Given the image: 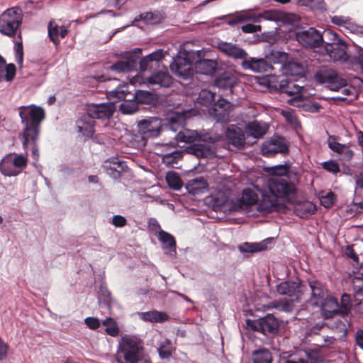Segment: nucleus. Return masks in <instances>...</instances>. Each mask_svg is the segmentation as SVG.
Listing matches in <instances>:
<instances>
[{"instance_id": "nucleus-1", "label": "nucleus", "mask_w": 363, "mask_h": 363, "mask_svg": "<svg viewBox=\"0 0 363 363\" xmlns=\"http://www.w3.org/2000/svg\"><path fill=\"white\" fill-rule=\"evenodd\" d=\"M174 138L177 142L191 144L186 149L188 153L196 157L213 158L216 155L214 143L220 137L211 132L199 135L196 130L186 129L175 134Z\"/></svg>"}, {"instance_id": "nucleus-2", "label": "nucleus", "mask_w": 363, "mask_h": 363, "mask_svg": "<svg viewBox=\"0 0 363 363\" xmlns=\"http://www.w3.org/2000/svg\"><path fill=\"white\" fill-rule=\"evenodd\" d=\"M174 125L173 119H171L169 125L164 127L161 118L149 117L138 122L140 135L125 133L123 137V143H125L128 147L140 149L145 146V138H156L161 131L176 133L177 130L174 128Z\"/></svg>"}, {"instance_id": "nucleus-3", "label": "nucleus", "mask_w": 363, "mask_h": 363, "mask_svg": "<svg viewBox=\"0 0 363 363\" xmlns=\"http://www.w3.org/2000/svg\"><path fill=\"white\" fill-rule=\"evenodd\" d=\"M277 174L269 179L267 187L271 194L276 198L290 200L296 194V184L299 181V174L297 172L290 170L286 164L276 167Z\"/></svg>"}, {"instance_id": "nucleus-4", "label": "nucleus", "mask_w": 363, "mask_h": 363, "mask_svg": "<svg viewBox=\"0 0 363 363\" xmlns=\"http://www.w3.org/2000/svg\"><path fill=\"white\" fill-rule=\"evenodd\" d=\"M19 116L24 125L23 146L27 148L29 140L35 141L39 134L40 123L45 118L44 109L35 105L18 107Z\"/></svg>"}, {"instance_id": "nucleus-5", "label": "nucleus", "mask_w": 363, "mask_h": 363, "mask_svg": "<svg viewBox=\"0 0 363 363\" xmlns=\"http://www.w3.org/2000/svg\"><path fill=\"white\" fill-rule=\"evenodd\" d=\"M322 55H328L330 60L347 62L354 71L363 72V48L356 46L353 51L347 53V46L342 40L328 48L321 50Z\"/></svg>"}, {"instance_id": "nucleus-6", "label": "nucleus", "mask_w": 363, "mask_h": 363, "mask_svg": "<svg viewBox=\"0 0 363 363\" xmlns=\"http://www.w3.org/2000/svg\"><path fill=\"white\" fill-rule=\"evenodd\" d=\"M118 363H143L147 357L143 342L135 335H124L121 337L117 350Z\"/></svg>"}, {"instance_id": "nucleus-7", "label": "nucleus", "mask_w": 363, "mask_h": 363, "mask_svg": "<svg viewBox=\"0 0 363 363\" xmlns=\"http://www.w3.org/2000/svg\"><path fill=\"white\" fill-rule=\"evenodd\" d=\"M130 94L126 84L120 85L116 89L108 92V99L116 101L124 99L120 105L119 109L123 114H132L137 111L138 107L137 101L145 104L150 99V93L146 91L138 90L131 94V99H125L126 96Z\"/></svg>"}, {"instance_id": "nucleus-8", "label": "nucleus", "mask_w": 363, "mask_h": 363, "mask_svg": "<svg viewBox=\"0 0 363 363\" xmlns=\"http://www.w3.org/2000/svg\"><path fill=\"white\" fill-rule=\"evenodd\" d=\"M201 50L185 51L181 55L176 57L170 65L172 72L182 79H188L193 76V64L194 60L201 55Z\"/></svg>"}, {"instance_id": "nucleus-9", "label": "nucleus", "mask_w": 363, "mask_h": 363, "mask_svg": "<svg viewBox=\"0 0 363 363\" xmlns=\"http://www.w3.org/2000/svg\"><path fill=\"white\" fill-rule=\"evenodd\" d=\"M23 13L18 7L6 9L0 15V33L13 37L22 23Z\"/></svg>"}, {"instance_id": "nucleus-10", "label": "nucleus", "mask_w": 363, "mask_h": 363, "mask_svg": "<svg viewBox=\"0 0 363 363\" xmlns=\"http://www.w3.org/2000/svg\"><path fill=\"white\" fill-rule=\"evenodd\" d=\"M28 159L21 154L9 153L0 162V172L6 177H15L27 167Z\"/></svg>"}, {"instance_id": "nucleus-11", "label": "nucleus", "mask_w": 363, "mask_h": 363, "mask_svg": "<svg viewBox=\"0 0 363 363\" xmlns=\"http://www.w3.org/2000/svg\"><path fill=\"white\" fill-rule=\"evenodd\" d=\"M130 82L134 86L138 84L140 86H146L150 89H156L170 86L172 84V79L167 71H160L146 78L137 74L130 79Z\"/></svg>"}, {"instance_id": "nucleus-12", "label": "nucleus", "mask_w": 363, "mask_h": 363, "mask_svg": "<svg viewBox=\"0 0 363 363\" xmlns=\"http://www.w3.org/2000/svg\"><path fill=\"white\" fill-rule=\"evenodd\" d=\"M314 78L317 82L326 84L332 91H337L347 86V81L341 77L335 70L328 67H321L315 72Z\"/></svg>"}, {"instance_id": "nucleus-13", "label": "nucleus", "mask_w": 363, "mask_h": 363, "mask_svg": "<svg viewBox=\"0 0 363 363\" xmlns=\"http://www.w3.org/2000/svg\"><path fill=\"white\" fill-rule=\"evenodd\" d=\"M204 203L215 211H234V200H230L227 192L221 190L215 191L207 196Z\"/></svg>"}, {"instance_id": "nucleus-14", "label": "nucleus", "mask_w": 363, "mask_h": 363, "mask_svg": "<svg viewBox=\"0 0 363 363\" xmlns=\"http://www.w3.org/2000/svg\"><path fill=\"white\" fill-rule=\"evenodd\" d=\"M279 324L278 320L271 314L257 320L247 319L246 328L253 331L259 332L264 335L274 334L278 330Z\"/></svg>"}, {"instance_id": "nucleus-15", "label": "nucleus", "mask_w": 363, "mask_h": 363, "mask_svg": "<svg viewBox=\"0 0 363 363\" xmlns=\"http://www.w3.org/2000/svg\"><path fill=\"white\" fill-rule=\"evenodd\" d=\"M241 23L252 21L260 23L262 19L269 21H279L281 19V13L276 10H266L262 13H255L252 9L242 10L238 12Z\"/></svg>"}, {"instance_id": "nucleus-16", "label": "nucleus", "mask_w": 363, "mask_h": 363, "mask_svg": "<svg viewBox=\"0 0 363 363\" xmlns=\"http://www.w3.org/2000/svg\"><path fill=\"white\" fill-rule=\"evenodd\" d=\"M296 40L303 47L320 48L321 47V33L314 28H309L296 33Z\"/></svg>"}, {"instance_id": "nucleus-17", "label": "nucleus", "mask_w": 363, "mask_h": 363, "mask_svg": "<svg viewBox=\"0 0 363 363\" xmlns=\"http://www.w3.org/2000/svg\"><path fill=\"white\" fill-rule=\"evenodd\" d=\"M116 101L108 103L91 104L86 107V115L88 118L97 119H108L113 113Z\"/></svg>"}, {"instance_id": "nucleus-18", "label": "nucleus", "mask_w": 363, "mask_h": 363, "mask_svg": "<svg viewBox=\"0 0 363 363\" xmlns=\"http://www.w3.org/2000/svg\"><path fill=\"white\" fill-rule=\"evenodd\" d=\"M261 151L264 156L270 157L277 153H286L289 146L284 138L274 137L262 144Z\"/></svg>"}, {"instance_id": "nucleus-19", "label": "nucleus", "mask_w": 363, "mask_h": 363, "mask_svg": "<svg viewBox=\"0 0 363 363\" xmlns=\"http://www.w3.org/2000/svg\"><path fill=\"white\" fill-rule=\"evenodd\" d=\"M231 104L227 100L220 98L213 102L208 109L209 114L218 122L223 123L228 121Z\"/></svg>"}, {"instance_id": "nucleus-20", "label": "nucleus", "mask_w": 363, "mask_h": 363, "mask_svg": "<svg viewBox=\"0 0 363 363\" xmlns=\"http://www.w3.org/2000/svg\"><path fill=\"white\" fill-rule=\"evenodd\" d=\"M302 286L299 282L286 281L277 286V291L282 296H288L291 299L298 301L302 293Z\"/></svg>"}, {"instance_id": "nucleus-21", "label": "nucleus", "mask_w": 363, "mask_h": 363, "mask_svg": "<svg viewBox=\"0 0 363 363\" xmlns=\"http://www.w3.org/2000/svg\"><path fill=\"white\" fill-rule=\"evenodd\" d=\"M328 146L333 152L340 156V160L345 162L350 161L354 155V151L350 148L349 145L337 142L334 136H329Z\"/></svg>"}, {"instance_id": "nucleus-22", "label": "nucleus", "mask_w": 363, "mask_h": 363, "mask_svg": "<svg viewBox=\"0 0 363 363\" xmlns=\"http://www.w3.org/2000/svg\"><path fill=\"white\" fill-rule=\"evenodd\" d=\"M242 67L245 70H251L254 72H267L273 67L264 59H257L251 57L240 59Z\"/></svg>"}, {"instance_id": "nucleus-23", "label": "nucleus", "mask_w": 363, "mask_h": 363, "mask_svg": "<svg viewBox=\"0 0 363 363\" xmlns=\"http://www.w3.org/2000/svg\"><path fill=\"white\" fill-rule=\"evenodd\" d=\"M217 47L223 54L235 60L247 57V52L244 49L232 43L220 41L218 43Z\"/></svg>"}, {"instance_id": "nucleus-24", "label": "nucleus", "mask_w": 363, "mask_h": 363, "mask_svg": "<svg viewBox=\"0 0 363 363\" xmlns=\"http://www.w3.org/2000/svg\"><path fill=\"white\" fill-rule=\"evenodd\" d=\"M138 57L135 54L128 52L124 60H119L110 66L109 69L117 73L128 72L137 67Z\"/></svg>"}, {"instance_id": "nucleus-25", "label": "nucleus", "mask_w": 363, "mask_h": 363, "mask_svg": "<svg viewBox=\"0 0 363 363\" xmlns=\"http://www.w3.org/2000/svg\"><path fill=\"white\" fill-rule=\"evenodd\" d=\"M258 201L257 194L251 189H244L241 197L234 200V211H240L247 209L249 206H253L257 203Z\"/></svg>"}, {"instance_id": "nucleus-26", "label": "nucleus", "mask_w": 363, "mask_h": 363, "mask_svg": "<svg viewBox=\"0 0 363 363\" xmlns=\"http://www.w3.org/2000/svg\"><path fill=\"white\" fill-rule=\"evenodd\" d=\"M157 238L162 243V250L164 254L170 258H174L177 251L174 236L164 230H160L158 232Z\"/></svg>"}, {"instance_id": "nucleus-27", "label": "nucleus", "mask_w": 363, "mask_h": 363, "mask_svg": "<svg viewBox=\"0 0 363 363\" xmlns=\"http://www.w3.org/2000/svg\"><path fill=\"white\" fill-rule=\"evenodd\" d=\"M319 306L321 307L322 315L326 319L339 315V302L331 296H326Z\"/></svg>"}, {"instance_id": "nucleus-28", "label": "nucleus", "mask_w": 363, "mask_h": 363, "mask_svg": "<svg viewBox=\"0 0 363 363\" xmlns=\"http://www.w3.org/2000/svg\"><path fill=\"white\" fill-rule=\"evenodd\" d=\"M225 135L228 143L237 148H242L245 144V133L242 129L237 126L232 125L229 127Z\"/></svg>"}, {"instance_id": "nucleus-29", "label": "nucleus", "mask_w": 363, "mask_h": 363, "mask_svg": "<svg viewBox=\"0 0 363 363\" xmlns=\"http://www.w3.org/2000/svg\"><path fill=\"white\" fill-rule=\"evenodd\" d=\"M217 62L213 60L201 59L194 60V69L196 73L204 75H212L216 72Z\"/></svg>"}, {"instance_id": "nucleus-30", "label": "nucleus", "mask_w": 363, "mask_h": 363, "mask_svg": "<svg viewBox=\"0 0 363 363\" xmlns=\"http://www.w3.org/2000/svg\"><path fill=\"white\" fill-rule=\"evenodd\" d=\"M237 82L238 79L234 74L225 72L216 78L214 85L220 89L231 91Z\"/></svg>"}, {"instance_id": "nucleus-31", "label": "nucleus", "mask_w": 363, "mask_h": 363, "mask_svg": "<svg viewBox=\"0 0 363 363\" xmlns=\"http://www.w3.org/2000/svg\"><path fill=\"white\" fill-rule=\"evenodd\" d=\"M48 33L50 40L57 45L60 39L67 35L68 29L65 26H59L55 21H50L48 26Z\"/></svg>"}, {"instance_id": "nucleus-32", "label": "nucleus", "mask_w": 363, "mask_h": 363, "mask_svg": "<svg viewBox=\"0 0 363 363\" xmlns=\"http://www.w3.org/2000/svg\"><path fill=\"white\" fill-rule=\"evenodd\" d=\"M208 186L206 180L202 177L191 179L186 184V189L192 195H199L206 192Z\"/></svg>"}, {"instance_id": "nucleus-33", "label": "nucleus", "mask_w": 363, "mask_h": 363, "mask_svg": "<svg viewBox=\"0 0 363 363\" xmlns=\"http://www.w3.org/2000/svg\"><path fill=\"white\" fill-rule=\"evenodd\" d=\"M268 128L269 126L266 123L255 121L246 126L245 132L247 135L254 138H259L267 132Z\"/></svg>"}, {"instance_id": "nucleus-34", "label": "nucleus", "mask_w": 363, "mask_h": 363, "mask_svg": "<svg viewBox=\"0 0 363 363\" xmlns=\"http://www.w3.org/2000/svg\"><path fill=\"white\" fill-rule=\"evenodd\" d=\"M16 72V66L12 63L6 64L4 57L0 55V82H11L15 77Z\"/></svg>"}, {"instance_id": "nucleus-35", "label": "nucleus", "mask_w": 363, "mask_h": 363, "mask_svg": "<svg viewBox=\"0 0 363 363\" xmlns=\"http://www.w3.org/2000/svg\"><path fill=\"white\" fill-rule=\"evenodd\" d=\"M309 286L311 291V304L319 306L325 298V289L322 284L317 281H311Z\"/></svg>"}, {"instance_id": "nucleus-36", "label": "nucleus", "mask_w": 363, "mask_h": 363, "mask_svg": "<svg viewBox=\"0 0 363 363\" xmlns=\"http://www.w3.org/2000/svg\"><path fill=\"white\" fill-rule=\"evenodd\" d=\"M94 121L88 118L87 115L83 116L77 122L78 132L82 133L84 137H91L94 133Z\"/></svg>"}, {"instance_id": "nucleus-37", "label": "nucleus", "mask_w": 363, "mask_h": 363, "mask_svg": "<svg viewBox=\"0 0 363 363\" xmlns=\"http://www.w3.org/2000/svg\"><path fill=\"white\" fill-rule=\"evenodd\" d=\"M138 315L143 320L150 323H163L169 318L167 313L157 311L141 312Z\"/></svg>"}, {"instance_id": "nucleus-38", "label": "nucleus", "mask_w": 363, "mask_h": 363, "mask_svg": "<svg viewBox=\"0 0 363 363\" xmlns=\"http://www.w3.org/2000/svg\"><path fill=\"white\" fill-rule=\"evenodd\" d=\"M321 37L320 51L323 50L324 48H328L329 47L334 45L335 43H337L342 40L336 33L330 29L325 30L321 34Z\"/></svg>"}, {"instance_id": "nucleus-39", "label": "nucleus", "mask_w": 363, "mask_h": 363, "mask_svg": "<svg viewBox=\"0 0 363 363\" xmlns=\"http://www.w3.org/2000/svg\"><path fill=\"white\" fill-rule=\"evenodd\" d=\"M359 304L360 302L354 304L351 296L347 294H343L339 303V315L345 318L350 313L353 306H359Z\"/></svg>"}, {"instance_id": "nucleus-40", "label": "nucleus", "mask_w": 363, "mask_h": 363, "mask_svg": "<svg viewBox=\"0 0 363 363\" xmlns=\"http://www.w3.org/2000/svg\"><path fill=\"white\" fill-rule=\"evenodd\" d=\"M277 208V201L274 198L263 194L262 199L257 206V210L263 213H270Z\"/></svg>"}, {"instance_id": "nucleus-41", "label": "nucleus", "mask_w": 363, "mask_h": 363, "mask_svg": "<svg viewBox=\"0 0 363 363\" xmlns=\"http://www.w3.org/2000/svg\"><path fill=\"white\" fill-rule=\"evenodd\" d=\"M109 165L106 164L107 174L113 179H118L121 177V170L123 169V162L118 158H111L107 161Z\"/></svg>"}, {"instance_id": "nucleus-42", "label": "nucleus", "mask_w": 363, "mask_h": 363, "mask_svg": "<svg viewBox=\"0 0 363 363\" xmlns=\"http://www.w3.org/2000/svg\"><path fill=\"white\" fill-rule=\"evenodd\" d=\"M316 206L311 202H305L295 208V212L300 218H307L316 211Z\"/></svg>"}, {"instance_id": "nucleus-43", "label": "nucleus", "mask_w": 363, "mask_h": 363, "mask_svg": "<svg viewBox=\"0 0 363 363\" xmlns=\"http://www.w3.org/2000/svg\"><path fill=\"white\" fill-rule=\"evenodd\" d=\"M238 249L242 252H256L267 249L266 240L260 242H244L238 246Z\"/></svg>"}, {"instance_id": "nucleus-44", "label": "nucleus", "mask_w": 363, "mask_h": 363, "mask_svg": "<svg viewBox=\"0 0 363 363\" xmlns=\"http://www.w3.org/2000/svg\"><path fill=\"white\" fill-rule=\"evenodd\" d=\"M215 101V94L208 89H201L196 98V103L203 106H210Z\"/></svg>"}, {"instance_id": "nucleus-45", "label": "nucleus", "mask_w": 363, "mask_h": 363, "mask_svg": "<svg viewBox=\"0 0 363 363\" xmlns=\"http://www.w3.org/2000/svg\"><path fill=\"white\" fill-rule=\"evenodd\" d=\"M252 360L254 363H272V357L267 349H259L253 352Z\"/></svg>"}, {"instance_id": "nucleus-46", "label": "nucleus", "mask_w": 363, "mask_h": 363, "mask_svg": "<svg viewBox=\"0 0 363 363\" xmlns=\"http://www.w3.org/2000/svg\"><path fill=\"white\" fill-rule=\"evenodd\" d=\"M182 155V152L176 150L169 153L163 154L162 162L168 167H174V164L177 163L178 160L181 158Z\"/></svg>"}, {"instance_id": "nucleus-47", "label": "nucleus", "mask_w": 363, "mask_h": 363, "mask_svg": "<svg viewBox=\"0 0 363 363\" xmlns=\"http://www.w3.org/2000/svg\"><path fill=\"white\" fill-rule=\"evenodd\" d=\"M166 181L168 186L174 190H179L182 186V182L179 176L174 172H167Z\"/></svg>"}, {"instance_id": "nucleus-48", "label": "nucleus", "mask_w": 363, "mask_h": 363, "mask_svg": "<svg viewBox=\"0 0 363 363\" xmlns=\"http://www.w3.org/2000/svg\"><path fill=\"white\" fill-rule=\"evenodd\" d=\"M294 299H291L289 301L281 300V301H275L269 304L272 308H276L279 311L284 312H291L294 309Z\"/></svg>"}, {"instance_id": "nucleus-49", "label": "nucleus", "mask_w": 363, "mask_h": 363, "mask_svg": "<svg viewBox=\"0 0 363 363\" xmlns=\"http://www.w3.org/2000/svg\"><path fill=\"white\" fill-rule=\"evenodd\" d=\"M106 327V333L112 337H116L119 334V328L116 322L112 318H107L103 321Z\"/></svg>"}, {"instance_id": "nucleus-50", "label": "nucleus", "mask_w": 363, "mask_h": 363, "mask_svg": "<svg viewBox=\"0 0 363 363\" xmlns=\"http://www.w3.org/2000/svg\"><path fill=\"white\" fill-rule=\"evenodd\" d=\"M159 356L162 359L169 358L172 355V342L168 339L162 340L157 349Z\"/></svg>"}, {"instance_id": "nucleus-51", "label": "nucleus", "mask_w": 363, "mask_h": 363, "mask_svg": "<svg viewBox=\"0 0 363 363\" xmlns=\"http://www.w3.org/2000/svg\"><path fill=\"white\" fill-rule=\"evenodd\" d=\"M283 83V81L281 82ZM302 86L294 84L293 82H288L286 84H281V90L289 95L299 94H301Z\"/></svg>"}, {"instance_id": "nucleus-52", "label": "nucleus", "mask_w": 363, "mask_h": 363, "mask_svg": "<svg viewBox=\"0 0 363 363\" xmlns=\"http://www.w3.org/2000/svg\"><path fill=\"white\" fill-rule=\"evenodd\" d=\"M269 59L274 63L284 65L288 60V55L283 51L272 50Z\"/></svg>"}, {"instance_id": "nucleus-53", "label": "nucleus", "mask_w": 363, "mask_h": 363, "mask_svg": "<svg viewBox=\"0 0 363 363\" xmlns=\"http://www.w3.org/2000/svg\"><path fill=\"white\" fill-rule=\"evenodd\" d=\"M323 169L329 173L336 175L340 172V167L338 162L335 160H329L321 164Z\"/></svg>"}, {"instance_id": "nucleus-54", "label": "nucleus", "mask_w": 363, "mask_h": 363, "mask_svg": "<svg viewBox=\"0 0 363 363\" xmlns=\"http://www.w3.org/2000/svg\"><path fill=\"white\" fill-rule=\"evenodd\" d=\"M335 201V195L333 192H328L325 196H322L320 202L326 208L330 207Z\"/></svg>"}, {"instance_id": "nucleus-55", "label": "nucleus", "mask_w": 363, "mask_h": 363, "mask_svg": "<svg viewBox=\"0 0 363 363\" xmlns=\"http://www.w3.org/2000/svg\"><path fill=\"white\" fill-rule=\"evenodd\" d=\"M262 27L259 25H253L247 23L241 27V30L245 33H254L257 31H261Z\"/></svg>"}, {"instance_id": "nucleus-56", "label": "nucleus", "mask_w": 363, "mask_h": 363, "mask_svg": "<svg viewBox=\"0 0 363 363\" xmlns=\"http://www.w3.org/2000/svg\"><path fill=\"white\" fill-rule=\"evenodd\" d=\"M346 32L354 34H362L363 26H358L352 20L351 22L349 23L348 27L347 28Z\"/></svg>"}, {"instance_id": "nucleus-57", "label": "nucleus", "mask_w": 363, "mask_h": 363, "mask_svg": "<svg viewBox=\"0 0 363 363\" xmlns=\"http://www.w3.org/2000/svg\"><path fill=\"white\" fill-rule=\"evenodd\" d=\"M346 32L354 34H362L363 26H358L352 20L351 22L349 23L348 27L347 28Z\"/></svg>"}, {"instance_id": "nucleus-58", "label": "nucleus", "mask_w": 363, "mask_h": 363, "mask_svg": "<svg viewBox=\"0 0 363 363\" xmlns=\"http://www.w3.org/2000/svg\"><path fill=\"white\" fill-rule=\"evenodd\" d=\"M9 345L0 337V361L5 359L8 355Z\"/></svg>"}, {"instance_id": "nucleus-59", "label": "nucleus", "mask_w": 363, "mask_h": 363, "mask_svg": "<svg viewBox=\"0 0 363 363\" xmlns=\"http://www.w3.org/2000/svg\"><path fill=\"white\" fill-rule=\"evenodd\" d=\"M84 322L86 325L92 330L98 328L100 325L99 320L97 318L88 317L85 318Z\"/></svg>"}, {"instance_id": "nucleus-60", "label": "nucleus", "mask_w": 363, "mask_h": 363, "mask_svg": "<svg viewBox=\"0 0 363 363\" xmlns=\"http://www.w3.org/2000/svg\"><path fill=\"white\" fill-rule=\"evenodd\" d=\"M16 51V60L18 64H21L23 62V45L22 43H18L15 46Z\"/></svg>"}, {"instance_id": "nucleus-61", "label": "nucleus", "mask_w": 363, "mask_h": 363, "mask_svg": "<svg viewBox=\"0 0 363 363\" xmlns=\"http://www.w3.org/2000/svg\"><path fill=\"white\" fill-rule=\"evenodd\" d=\"M112 224L116 227H123L126 224V218L121 215H116L112 218Z\"/></svg>"}, {"instance_id": "nucleus-62", "label": "nucleus", "mask_w": 363, "mask_h": 363, "mask_svg": "<svg viewBox=\"0 0 363 363\" xmlns=\"http://www.w3.org/2000/svg\"><path fill=\"white\" fill-rule=\"evenodd\" d=\"M347 16H334L331 18V22L339 26L341 29L342 26H344L345 21H347Z\"/></svg>"}, {"instance_id": "nucleus-63", "label": "nucleus", "mask_w": 363, "mask_h": 363, "mask_svg": "<svg viewBox=\"0 0 363 363\" xmlns=\"http://www.w3.org/2000/svg\"><path fill=\"white\" fill-rule=\"evenodd\" d=\"M282 115L284 117V118L291 124H296L297 122L296 117L295 115L288 111H283Z\"/></svg>"}, {"instance_id": "nucleus-64", "label": "nucleus", "mask_w": 363, "mask_h": 363, "mask_svg": "<svg viewBox=\"0 0 363 363\" xmlns=\"http://www.w3.org/2000/svg\"><path fill=\"white\" fill-rule=\"evenodd\" d=\"M355 342L362 350H363V330L359 329L355 334Z\"/></svg>"}]
</instances>
